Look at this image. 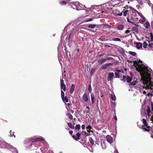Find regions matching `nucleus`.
I'll list each match as a JSON object with an SVG mask.
<instances>
[{
    "label": "nucleus",
    "mask_w": 153,
    "mask_h": 153,
    "mask_svg": "<svg viewBox=\"0 0 153 153\" xmlns=\"http://www.w3.org/2000/svg\"><path fill=\"white\" fill-rule=\"evenodd\" d=\"M134 66L136 68V70L140 73L141 76V79L143 81V85H137V88L140 93H143L144 94L146 93L144 89L147 91V92L148 96L151 95L152 96L153 94L150 91H148L150 89H152V87H153V82H152V76L153 75L152 70L150 68L146 67L142 64V61L140 60L138 62L134 63Z\"/></svg>",
    "instance_id": "obj_1"
},
{
    "label": "nucleus",
    "mask_w": 153,
    "mask_h": 153,
    "mask_svg": "<svg viewBox=\"0 0 153 153\" xmlns=\"http://www.w3.org/2000/svg\"><path fill=\"white\" fill-rule=\"evenodd\" d=\"M70 5L71 7L74 9H76L77 10H84L85 8H87L84 5H83L79 2H72L70 3ZM100 7V6L94 5L92 6L91 8H88L87 9H85L86 11H88L90 10L97 9L98 7Z\"/></svg>",
    "instance_id": "obj_2"
},
{
    "label": "nucleus",
    "mask_w": 153,
    "mask_h": 153,
    "mask_svg": "<svg viewBox=\"0 0 153 153\" xmlns=\"http://www.w3.org/2000/svg\"><path fill=\"white\" fill-rule=\"evenodd\" d=\"M124 4V2L120 1H111L108 3L101 5L103 7H105L107 9H110L113 7H117L122 6Z\"/></svg>",
    "instance_id": "obj_3"
},
{
    "label": "nucleus",
    "mask_w": 153,
    "mask_h": 153,
    "mask_svg": "<svg viewBox=\"0 0 153 153\" xmlns=\"http://www.w3.org/2000/svg\"><path fill=\"white\" fill-rule=\"evenodd\" d=\"M27 140L30 141L33 140L32 141L34 142V143H33L34 145L36 147H38L40 145L39 142L42 141V143L45 146V149H47L48 148L49 146L47 143L44 140V138L41 137H40L36 138L33 140H32L31 138H29Z\"/></svg>",
    "instance_id": "obj_4"
},
{
    "label": "nucleus",
    "mask_w": 153,
    "mask_h": 153,
    "mask_svg": "<svg viewBox=\"0 0 153 153\" xmlns=\"http://www.w3.org/2000/svg\"><path fill=\"white\" fill-rule=\"evenodd\" d=\"M142 120L143 123L145 126L146 127V128H145L143 126H142L141 128L143 129L144 130L146 131H150V128L149 126H148L146 120L145 119H143Z\"/></svg>",
    "instance_id": "obj_5"
},
{
    "label": "nucleus",
    "mask_w": 153,
    "mask_h": 153,
    "mask_svg": "<svg viewBox=\"0 0 153 153\" xmlns=\"http://www.w3.org/2000/svg\"><path fill=\"white\" fill-rule=\"evenodd\" d=\"M123 80L124 82L127 81L128 83H129L132 80V78L131 77H130L128 76H126L123 75Z\"/></svg>",
    "instance_id": "obj_6"
},
{
    "label": "nucleus",
    "mask_w": 153,
    "mask_h": 153,
    "mask_svg": "<svg viewBox=\"0 0 153 153\" xmlns=\"http://www.w3.org/2000/svg\"><path fill=\"white\" fill-rule=\"evenodd\" d=\"M114 77V73L113 72H110L109 73L108 76V80L111 81H113V79Z\"/></svg>",
    "instance_id": "obj_7"
},
{
    "label": "nucleus",
    "mask_w": 153,
    "mask_h": 153,
    "mask_svg": "<svg viewBox=\"0 0 153 153\" xmlns=\"http://www.w3.org/2000/svg\"><path fill=\"white\" fill-rule=\"evenodd\" d=\"M61 88L62 89H63L64 91H66V85L64 83V81L62 79H60Z\"/></svg>",
    "instance_id": "obj_8"
},
{
    "label": "nucleus",
    "mask_w": 153,
    "mask_h": 153,
    "mask_svg": "<svg viewBox=\"0 0 153 153\" xmlns=\"http://www.w3.org/2000/svg\"><path fill=\"white\" fill-rule=\"evenodd\" d=\"M80 28H78L77 27H75V28H73L70 31V32H69V34L70 36L69 37V38H70L71 37V36H72L74 34V33H75V32L78 30ZM69 34V33H68Z\"/></svg>",
    "instance_id": "obj_9"
},
{
    "label": "nucleus",
    "mask_w": 153,
    "mask_h": 153,
    "mask_svg": "<svg viewBox=\"0 0 153 153\" xmlns=\"http://www.w3.org/2000/svg\"><path fill=\"white\" fill-rule=\"evenodd\" d=\"M9 148L10 151L12 152L13 153H18V151L16 148L14 147L11 145H9Z\"/></svg>",
    "instance_id": "obj_10"
},
{
    "label": "nucleus",
    "mask_w": 153,
    "mask_h": 153,
    "mask_svg": "<svg viewBox=\"0 0 153 153\" xmlns=\"http://www.w3.org/2000/svg\"><path fill=\"white\" fill-rule=\"evenodd\" d=\"M107 141L110 144L112 143L113 142V139L112 137L110 135H107L106 136Z\"/></svg>",
    "instance_id": "obj_11"
},
{
    "label": "nucleus",
    "mask_w": 153,
    "mask_h": 153,
    "mask_svg": "<svg viewBox=\"0 0 153 153\" xmlns=\"http://www.w3.org/2000/svg\"><path fill=\"white\" fill-rule=\"evenodd\" d=\"M142 44L141 42H137L136 43V47L138 49H142Z\"/></svg>",
    "instance_id": "obj_12"
},
{
    "label": "nucleus",
    "mask_w": 153,
    "mask_h": 153,
    "mask_svg": "<svg viewBox=\"0 0 153 153\" xmlns=\"http://www.w3.org/2000/svg\"><path fill=\"white\" fill-rule=\"evenodd\" d=\"M82 99L85 102L88 101V94L86 93H85L82 96Z\"/></svg>",
    "instance_id": "obj_13"
},
{
    "label": "nucleus",
    "mask_w": 153,
    "mask_h": 153,
    "mask_svg": "<svg viewBox=\"0 0 153 153\" xmlns=\"http://www.w3.org/2000/svg\"><path fill=\"white\" fill-rule=\"evenodd\" d=\"M75 88V86L74 84H72L70 89V93L71 94L73 93Z\"/></svg>",
    "instance_id": "obj_14"
},
{
    "label": "nucleus",
    "mask_w": 153,
    "mask_h": 153,
    "mask_svg": "<svg viewBox=\"0 0 153 153\" xmlns=\"http://www.w3.org/2000/svg\"><path fill=\"white\" fill-rule=\"evenodd\" d=\"M91 96L92 104H93L95 102V97L94 94L92 93L91 94Z\"/></svg>",
    "instance_id": "obj_15"
},
{
    "label": "nucleus",
    "mask_w": 153,
    "mask_h": 153,
    "mask_svg": "<svg viewBox=\"0 0 153 153\" xmlns=\"http://www.w3.org/2000/svg\"><path fill=\"white\" fill-rule=\"evenodd\" d=\"M106 59H100L98 60V62L100 64H102L106 62Z\"/></svg>",
    "instance_id": "obj_16"
},
{
    "label": "nucleus",
    "mask_w": 153,
    "mask_h": 153,
    "mask_svg": "<svg viewBox=\"0 0 153 153\" xmlns=\"http://www.w3.org/2000/svg\"><path fill=\"white\" fill-rule=\"evenodd\" d=\"M112 65V64L111 63H106L103 65L102 67V68L103 69H106V68L107 67L109 66H111Z\"/></svg>",
    "instance_id": "obj_17"
},
{
    "label": "nucleus",
    "mask_w": 153,
    "mask_h": 153,
    "mask_svg": "<svg viewBox=\"0 0 153 153\" xmlns=\"http://www.w3.org/2000/svg\"><path fill=\"white\" fill-rule=\"evenodd\" d=\"M117 29L119 30H122L124 28V26L122 25H119L117 26Z\"/></svg>",
    "instance_id": "obj_18"
},
{
    "label": "nucleus",
    "mask_w": 153,
    "mask_h": 153,
    "mask_svg": "<svg viewBox=\"0 0 153 153\" xmlns=\"http://www.w3.org/2000/svg\"><path fill=\"white\" fill-rule=\"evenodd\" d=\"M62 100L63 102L66 103L68 102V100L66 96L62 98Z\"/></svg>",
    "instance_id": "obj_19"
},
{
    "label": "nucleus",
    "mask_w": 153,
    "mask_h": 153,
    "mask_svg": "<svg viewBox=\"0 0 153 153\" xmlns=\"http://www.w3.org/2000/svg\"><path fill=\"white\" fill-rule=\"evenodd\" d=\"M146 111L148 117L150 116L151 115L150 113L151 112L150 110L149 107L148 106L147 108L146 109Z\"/></svg>",
    "instance_id": "obj_20"
},
{
    "label": "nucleus",
    "mask_w": 153,
    "mask_h": 153,
    "mask_svg": "<svg viewBox=\"0 0 153 153\" xmlns=\"http://www.w3.org/2000/svg\"><path fill=\"white\" fill-rule=\"evenodd\" d=\"M75 130L77 131H79L80 129V125L79 124H77L75 127Z\"/></svg>",
    "instance_id": "obj_21"
},
{
    "label": "nucleus",
    "mask_w": 153,
    "mask_h": 153,
    "mask_svg": "<svg viewBox=\"0 0 153 153\" xmlns=\"http://www.w3.org/2000/svg\"><path fill=\"white\" fill-rule=\"evenodd\" d=\"M89 141L91 145H93L94 144V140L91 137H89Z\"/></svg>",
    "instance_id": "obj_22"
},
{
    "label": "nucleus",
    "mask_w": 153,
    "mask_h": 153,
    "mask_svg": "<svg viewBox=\"0 0 153 153\" xmlns=\"http://www.w3.org/2000/svg\"><path fill=\"white\" fill-rule=\"evenodd\" d=\"M144 26L146 28H149L150 26L149 23L147 22H146L145 23Z\"/></svg>",
    "instance_id": "obj_23"
},
{
    "label": "nucleus",
    "mask_w": 153,
    "mask_h": 153,
    "mask_svg": "<svg viewBox=\"0 0 153 153\" xmlns=\"http://www.w3.org/2000/svg\"><path fill=\"white\" fill-rule=\"evenodd\" d=\"M96 26V25L94 24H90L88 25V27L89 28H94Z\"/></svg>",
    "instance_id": "obj_24"
},
{
    "label": "nucleus",
    "mask_w": 153,
    "mask_h": 153,
    "mask_svg": "<svg viewBox=\"0 0 153 153\" xmlns=\"http://www.w3.org/2000/svg\"><path fill=\"white\" fill-rule=\"evenodd\" d=\"M111 97L112 100L113 101H115L116 100V97H115V95H114V94H111Z\"/></svg>",
    "instance_id": "obj_25"
},
{
    "label": "nucleus",
    "mask_w": 153,
    "mask_h": 153,
    "mask_svg": "<svg viewBox=\"0 0 153 153\" xmlns=\"http://www.w3.org/2000/svg\"><path fill=\"white\" fill-rule=\"evenodd\" d=\"M112 40L115 41H119L120 42L121 41V40L119 38H114L112 39Z\"/></svg>",
    "instance_id": "obj_26"
},
{
    "label": "nucleus",
    "mask_w": 153,
    "mask_h": 153,
    "mask_svg": "<svg viewBox=\"0 0 153 153\" xmlns=\"http://www.w3.org/2000/svg\"><path fill=\"white\" fill-rule=\"evenodd\" d=\"M68 125L71 128L74 129V127L72 126V124L70 123H68Z\"/></svg>",
    "instance_id": "obj_27"
},
{
    "label": "nucleus",
    "mask_w": 153,
    "mask_h": 153,
    "mask_svg": "<svg viewBox=\"0 0 153 153\" xmlns=\"http://www.w3.org/2000/svg\"><path fill=\"white\" fill-rule=\"evenodd\" d=\"M99 39L101 41H103L105 40V37L104 36H102Z\"/></svg>",
    "instance_id": "obj_28"
},
{
    "label": "nucleus",
    "mask_w": 153,
    "mask_h": 153,
    "mask_svg": "<svg viewBox=\"0 0 153 153\" xmlns=\"http://www.w3.org/2000/svg\"><path fill=\"white\" fill-rule=\"evenodd\" d=\"M68 115L69 118L71 120L73 119L72 115L71 114H67Z\"/></svg>",
    "instance_id": "obj_29"
},
{
    "label": "nucleus",
    "mask_w": 153,
    "mask_h": 153,
    "mask_svg": "<svg viewBox=\"0 0 153 153\" xmlns=\"http://www.w3.org/2000/svg\"><path fill=\"white\" fill-rule=\"evenodd\" d=\"M150 40L149 41L150 42H152L153 40V35L152 33H150Z\"/></svg>",
    "instance_id": "obj_30"
},
{
    "label": "nucleus",
    "mask_w": 153,
    "mask_h": 153,
    "mask_svg": "<svg viewBox=\"0 0 153 153\" xmlns=\"http://www.w3.org/2000/svg\"><path fill=\"white\" fill-rule=\"evenodd\" d=\"M148 45V44L147 42H144L143 43V47L145 48H146L147 47Z\"/></svg>",
    "instance_id": "obj_31"
},
{
    "label": "nucleus",
    "mask_w": 153,
    "mask_h": 153,
    "mask_svg": "<svg viewBox=\"0 0 153 153\" xmlns=\"http://www.w3.org/2000/svg\"><path fill=\"white\" fill-rule=\"evenodd\" d=\"M10 137H12L13 136L14 137H15V136L14 134V132H12L11 131H10Z\"/></svg>",
    "instance_id": "obj_32"
},
{
    "label": "nucleus",
    "mask_w": 153,
    "mask_h": 153,
    "mask_svg": "<svg viewBox=\"0 0 153 153\" xmlns=\"http://www.w3.org/2000/svg\"><path fill=\"white\" fill-rule=\"evenodd\" d=\"M88 91L90 92H91V91L92 88L91 84H89V85L88 87Z\"/></svg>",
    "instance_id": "obj_33"
},
{
    "label": "nucleus",
    "mask_w": 153,
    "mask_h": 153,
    "mask_svg": "<svg viewBox=\"0 0 153 153\" xmlns=\"http://www.w3.org/2000/svg\"><path fill=\"white\" fill-rule=\"evenodd\" d=\"M129 53L130 54H131L133 56H135L136 55V53H135L134 52H132V51H129Z\"/></svg>",
    "instance_id": "obj_34"
},
{
    "label": "nucleus",
    "mask_w": 153,
    "mask_h": 153,
    "mask_svg": "<svg viewBox=\"0 0 153 153\" xmlns=\"http://www.w3.org/2000/svg\"><path fill=\"white\" fill-rule=\"evenodd\" d=\"M60 3L62 5H65L67 4V2L65 1H62L60 2Z\"/></svg>",
    "instance_id": "obj_35"
},
{
    "label": "nucleus",
    "mask_w": 153,
    "mask_h": 153,
    "mask_svg": "<svg viewBox=\"0 0 153 153\" xmlns=\"http://www.w3.org/2000/svg\"><path fill=\"white\" fill-rule=\"evenodd\" d=\"M81 135V134L79 132L77 133L76 134V135L77 137V139H78V140L79 139V137H80Z\"/></svg>",
    "instance_id": "obj_36"
},
{
    "label": "nucleus",
    "mask_w": 153,
    "mask_h": 153,
    "mask_svg": "<svg viewBox=\"0 0 153 153\" xmlns=\"http://www.w3.org/2000/svg\"><path fill=\"white\" fill-rule=\"evenodd\" d=\"M114 74L116 77L117 78H119L120 77V75L118 73L115 72Z\"/></svg>",
    "instance_id": "obj_37"
},
{
    "label": "nucleus",
    "mask_w": 153,
    "mask_h": 153,
    "mask_svg": "<svg viewBox=\"0 0 153 153\" xmlns=\"http://www.w3.org/2000/svg\"><path fill=\"white\" fill-rule=\"evenodd\" d=\"M87 129H88V130H87V131L88 132H90L91 131V129L92 128L89 125L87 127Z\"/></svg>",
    "instance_id": "obj_38"
},
{
    "label": "nucleus",
    "mask_w": 153,
    "mask_h": 153,
    "mask_svg": "<svg viewBox=\"0 0 153 153\" xmlns=\"http://www.w3.org/2000/svg\"><path fill=\"white\" fill-rule=\"evenodd\" d=\"M128 11V10H125L123 12V15L124 16H126L127 15V13Z\"/></svg>",
    "instance_id": "obj_39"
},
{
    "label": "nucleus",
    "mask_w": 153,
    "mask_h": 153,
    "mask_svg": "<svg viewBox=\"0 0 153 153\" xmlns=\"http://www.w3.org/2000/svg\"><path fill=\"white\" fill-rule=\"evenodd\" d=\"M127 19L128 22L131 23L132 24H133V23L134 22V21H131L128 17L127 18Z\"/></svg>",
    "instance_id": "obj_40"
},
{
    "label": "nucleus",
    "mask_w": 153,
    "mask_h": 153,
    "mask_svg": "<svg viewBox=\"0 0 153 153\" xmlns=\"http://www.w3.org/2000/svg\"><path fill=\"white\" fill-rule=\"evenodd\" d=\"M61 98L64 97V93L62 90L61 91Z\"/></svg>",
    "instance_id": "obj_41"
},
{
    "label": "nucleus",
    "mask_w": 153,
    "mask_h": 153,
    "mask_svg": "<svg viewBox=\"0 0 153 153\" xmlns=\"http://www.w3.org/2000/svg\"><path fill=\"white\" fill-rule=\"evenodd\" d=\"M149 5L151 7H152V9L153 8V4L151 3H150V1H149V2H148Z\"/></svg>",
    "instance_id": "obj_42"
},
{
    "label": "nucleus",
    "mask_w": 153,
    "mask_h": 153,
    "mask_svg": "<svg viewBox=\"0 0 153 153\" xmlns=\"http://www.w3.org/2000/svg\"><path fill=\"white\" fill-rule=\"evenodd\" d=\"M149 46L150 48H153V43H149Z\"/></svg>",
    "instance_id": "obj_43"
},
{
    "label": "nucleus",
    "mask_w": 153,
    "mask_h": 153,
    "mask_svg": "<svg viewBox=\"0 0 153 153\" xmlns=\"http://www.w3.org/2000/svg\"><path fill=\"white\" fill-rule=\"evenodd\" d=\"M130 8L132 10V11H133V13H134L135 12H137V11L135 9H134V8L131 7H130Z\"/></svg>",
    "instance_id": "obj_44"
},
{
    "label": "nucleus",
    "mask_w": 153,
    "mask_h": 153,
    "mask_svg": "<svg viewBox=\"0 0 153 153\" xmlns=\"http://www.w3.org/2000/svg\"><path fill=\"white\" fill-rule=\"evenodd\" d=\"M82 134H84L85 135H88V134L87 133V132L85 131H83L82 132Z\"/></svg>",
    "instance_id": "obj_45"
},
{
    "label": "nucleus",
    "mask_w": 153,
    "mask_h": 153,
    "mask_svg": "<svg viewBox=\"0 0 153 153\" xmlns=\"http://www.w3.org/2000/svg\"><path fill=\"white\" fill-rule=\"evenodd\" d=\"M137 13L139 14V15L140 16H141L142 18H145L143 16V15H142V14L140 13L139 12H138L137 11V12H136Z\"/></svg>",
    "instance_id": "obj_46"
},
{
    "label": "nucleus",
    "mask_w": 153,
    "mask_h": 153,
    "mask_svg": "<svg viewBox=\"0 0 153 153\" xmlns=\"http://www.w3.org/2000/svg\"><path fill=\"white\" fill-rule=\"evenodd\" d=\"M136 82H133L130 83V84L131 85H134L136 84Z\"/></svg>",
    "instance_id": "obj_47"
},
{
    "label": "nucleus",
    "mask_w": 153,
    "mask_h": 153,
    "mask_svg": "<svg viewBox=\"0 0 153 153\" xmlns=\"http://www.w3.org/2000/svg\"><path fill=\"white\" fill-rule=\"evenodd\" d=\"M151 132H150V134H151V137L153 138V129L152 130H151Z\"/></svg>",
    "instance_id": "obj_48"
},
{
    "label": "nucleus",
    "mask_w": 153,
    "mask_h": 153,
    "mask_svg": "<svg viewBox=\"0 0 153 153\" xmlns=\"http://www.w3.org/2000/svg\"><path fill=\"white\" fill-rule=\"evenodd\" d=\"M81 128H82V129H84L85 128V126L84 124H83L82 125V126H81Z\"/></svg>",
    "instance_id": "obj_49"
},
{
    "label": "nucleus",
    "mask_w": 153,
    "mask_h": 153,
    "mask_svg": "<svg viewBox=\"0 0 153 153\" xmlns=\"http://www.w3.org/2000/svg\"><path fill=\"white\" fill-rule=\"evenodd\" d=\"M138 1V3L140 4H143V2L141 0H139V1Z\"/></svg>",
    "instance_id": "obj_50"
},
{
    "label": "nucleus",
    "mask_w": 153,
    "mask_h": 153,
    "mask_svg": "<svg viewBox=\"0 0 153 153\" xmlns=\"http://www.w3.org/2000/svg\"><path fill=\"white\" fill-rule=\"evenodd\" d=\"M113 58L111 57H107V59H112Z\"/></svg>",
    "instance_id": "obj_51"
},
{
    "label": "nucleus",
    "mask_w": 153,
    "mask_h": 153,
    "mask_svg": "<svg viewBox=\"0 0 153 153\" xmlns=\"http://www.w3.org/2000/svg\"><path fill=\"white\" fill-rule=\"evenodd\" d=\"M144 110H143L142 109H141V114H143L144 112Z\"/></svg>",
    "instance_id": "obj_52"
},
{
    "label": "nucleus",
    "mask_w": 153,
    "mask_h": 153,
    "mask_svg": "<svg viewBox=\"0 0 153 153\" xmlns=\"http://www.w3.org/2000/svg\"><path fill=\"white\" fill-rule=\"evenodd\" d=\"M72 137L74 138L75 140H78V139L77 138H76V137H75V136L74 135H72Z\"/></svg>",
    "instance_id": "obj_53"
},
{
    "label": "nucleus",
    "mask_w": 153,
    "mask_h": 153,
    "mask_svg": "<svg viewBox=\"0 0 153 153\" xmlns=\"http://www.w3.org/2000/svg\"><path fill=\"white\" fill-rule=\"evenodd\" d=\"M94 69H93L91 70V74L92 75L93 74V73L94 72Z\"/></svg>",
    "instance_id": "obj_54"
},
{
    "label": "nucleus",
    "mask_w": 153,
    "mask_h": 153,
    "mask_svg": "<svg viewBox=\"0 0 153 153\" xmlns=\"http://www.w3.org/2000/svg\"><path fill=\"white\" fill-rule=\"evenodd\" d=\"M123 13L122 12L120 13H118L116 15H118L119 16H121L122 15Z\"/></svg>",
    "instance_id": "obj_55"
},
{
    "label": "nucleus",
    "mask_w": 153,
    "mask_h": 153,
    "mask_svg": "<svg viewBox=\"0 0 153 153\" xmlns=\"http://www.w3.org/2000/svg\"><path fill=\"white\" fill-rule=\"evenodd\" d=\"M114 153H119L118 152V151L117 149H116L114 152Z\"/></svg>",
    "instance_id": "obj_56"
},
{
    "label": "nucleus",
    "mask_w": 153,
    "mask_h": 153,
    "mask_svg": "<svg viewBox=\"0 0 153 153\" xmlns=\"http://www.w3.org/2000/svg\"><path fill=\"white\" fill-rule=\"evenodd\" d=\"M114 119L115 120H117V117H116V116H114Z\"/></svg>",
    "instance_id": "obj_57"
},
{
    "label": "nucleus",
    "mask_w": 153,
    "mask_h": 153,
    "mask_svg": "<svg viewBox=\"0 0 153 153\" xmlns=\"http://www.w3.org/2000/svg\"><path fill=\"white\" fill-rule=\"evenodd\" d=\"M69 133L71 135L73 134V131H69Z\"/></svg>",
    "instance_id": "obj_58"
},
{
    "label": "nucleus",
    "mask_w": 153,
    "mask_h": 153,
    "mask_svg": "<svg viewBox=\"0 0 153 153\" xmlns=\"http://www.w3.org/2000/svg\"><path fill=\"white\" fill-rule=\"evenodd\" d=\"M130 32V31L128 30H127L126 31V33H129Z\"/></svg>",
    "instance_id": "obj_59"
},
{
    "label": "nucleus",
    "mask_w": 153,
    "mask_h": 153,
    "mask_svg": "<svg viewBox=\"0 0 153 153\" xmlns=\"http://www.w3.org/2000/svg\"><path fill=\"white\" fill-rule=\"evenodd\" d=\"M86 114H87L88 113H89V110H88L86 111H85Z\"/></svg>",
    "instance_id": "obj_60"
},
{
    "label": "nucleus",
    "mask_w": 153,
    "mask_h": 153,
    "mask_svg": "<svg viewBox=\"0 0 153 153\" xmlns=\"http://www.w3.org/2000/svg\"><path fill=\"white\" fill-rule=\"evenodd\" d=\"M112 102V103L115 106V105H115V102Z\"/></svg>",
    "instance_id": "obj_61"
},
{
    "label": "nucleus",
    "mask_w": 153,
    "mask_h": 153,
    "mask_svg": "<svg viewBox=\"0 0 153 153\" xmlns=\"http://www.w3.org/2000/svg\"><path fill=\"white\" fill-rule=\"evenodd\" d=\"M92 20H93V19L90 18L88 19V21H91Z\"/></svg>",
    "instance_id": "obj_62"
},
{
    "label": "nucleus",
    "mask_w": 153,
    "mask_h": 153,
    "mask_svg": "<svg viewBox=\"0 0 153 153\" xmlns=\"http://www.w3.org/2000/svg\"><path fill=\"white\" fill-rule=\"evenodd\" d=\"M116 71L117 72H118V73L120 72V71L119 69H117V70H116Z\"/></svg>",
    "instance_id": "obj_63"
},
{
    "label": "nucleus",
    "mask_w": 153,
    "mask_h": 153,
    "mask_svg": "<svg viewBox=\"0 0 153 153\" xmlns=\"http://www.w3.org/2000/svg\"><path fill=\"white\" fill-rule=\"evenodd\" d=\"M105 46L107 47H110V46L109 45H106Z\"/></svg>",
    "instance_id": "obj_64"
}]
</instances>
